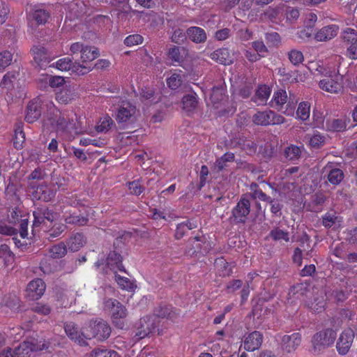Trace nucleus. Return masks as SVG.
<instances>
[{
	"label": "nucleus",
	"instance_id": "f257e3e1",
	"mask_svg": "<svg viewBox=\"0 0 357 357\" xmlns=\"http://www.w3.org/2000/svg\"><path fill=\"white\" fill-rule=\"evenodd\" d=\"M336 337V331L330 328L316 333L311 340L312 352L314 354H319L326 349L331 347Z\"/></svg>",
	"mask_w": 357,
	"mask_h": 357
},
{
	"label": "nucleus",
	"instance_id": "f03ea898",
	"mask_svg": "<svg viewBox=\"0 0 357 357\" xmlns=\"http://www.w3.org/2000/svg\"><path fill=\"white\" fill-rule=\"evenodd\" d=\"M103 309L108 312L112 319L113 324L119 328H123L124 319L127 317V310L119 301L110 298H105L103 301Z\"/></svg>",
	"mask_w": 357,
	"mask_h": 357
},
{
	"label": "nucleus",
	"instance_id": "7ed1b4c3",
	"mask_svg": "<svg viewBox=\"0 0 357 357\" xmlns=\"http://www.w3.org/2000/svg\"><path fill=\"white\" fill-rule=\"evenodd\" d=\"M111 327L103 319L91 321L87 328L83 329V335L86 339L96 338L102 341L107 339L111 334Z\"/></svg>",
	"mask_w": 357,
	"mask_h": 357
},
{
	"label": "nucleus",
	"instance_id": "20e7f679",
	"mask_svg": "<svg viewBox=\"0 0 357 357\" xmlns=\"http://www.w3.org/2000/svg\"><path fill=\"white\" fill-rule=\"evenodd\" d=\"M49 344V342L45 340L25 341L14 350L15 357H32L34 351L48 349Z\"/></svg>",
	"mask_w": 357,
	"mask_h": 357
},
{
	"label": "nucleus",
	"instance_id": "39448f33",
	"mask_svg": "<svg viewBox=\"0 0 357 357\" xmlns=\"http://www.w3.org/2000/svg\"><path fill=\"white\" fill-rule=\"evenodd\" d=\"M49 121L51 126L56 132L70 135L79 134L82 132L81 130L76 126L73 118L70 119L61 115H56L54 118L50 119Z\"/></svg>",
	"mask_w": 357,
	"mask_h": 357
},
{
	"label": "nucleus",
	"instance_id": "423d86ee",
	"mask_svg": "<svg viewBox=\"0 0 357 357\" xmlns=\"http://www.w3.org/2000/svg\"><path fill=\"white\" fill-rule=\"evenodd\" d=\"M56 67L60 70H71L77 75H84L92 70V67L81 64L77 61H73L69 57H65L59 59L56 63Z\"/></svg>",
	"mask_w": 357,
	"mask_h": 357
},
{
	"label": "nucleus",
	"instance_id": "0eeeda50",
	"mask_svg": "<svg viewBox=\"0 0 357 357\" xmlns=\"http://www.w3.org/2000/svg\"><path fill=\"white\" fill-rule=\"evenodd\" d=\"M252 121L256 125L268 126L279 125L284 121V118L272 110L257 112L252 117Z\"/></svg>",
	"mask_w": 357,
	"mask_h": 357
},
{
	"label": "nucleus",
	"instance_id": "6e6552de",
	"mask_svg": "<svg viewBox=\"0 0 357 357\" xmlns=\"http://www.w3.org/2000/svg\"><path fill=\"white\" fill-rule=\"evenodd\" d=\"M250 211V202L245 197H242L237 205L232 210V215L229 218L231 222L244 223Z\"/></svg>",
	"mask_w": 357,
	"mask_h": 357
},
{
	"label": "nucleus",
	"instance_id": "1a4fd4ad",
	"mask_svg": "<svg viewBox=\"0 0 357 357\" xmlns=\"http://www.w3.org/2000/svg\"><path fill=\"white\" fill-rule=\"evenodd\" d=\"M354 336L355 333L351 328L344 330L340 334L336 343V349L339 354L344 356L349 352L353 343Z\"/></svg>",
	"mask_w": 357,
	"mask_h": 357
},
{
	"label": "nucleus",
	"instance_id": "9d476101",
	"mask_svg": "<svg viewBox=\"0 0 357 357\" xmlns=\"http://www.w3.org/2000/svg\"><path fill=\"white\" fill-rule=\"evenodd\" d=\"M301 335L294 333L291 335H284L281 340V347L284 351L292 353L295 351L301 343Z\"/></svg>",
	"mask_w": 357,
	"mask_h": 357
},
{
	"label": "nucleus",
	"instance_id": "9b49d317",
	"mask_svg": "<svg viewBox=\"0 0 357 357\" xmlns=\"http://www.w3.org/2000/svg\"><path fill=\"white\" fill-rule=\"evenodd\" d=\"M45 282L39 278L31 281L26 287V296L31 300H38L44 294L45 290Z\"/></svg>",
	"mask_w": 357,
	"mask_h": 357
},
{
	"label": "nucleus",
	"instance_id": "f8f14e48",
	"mask_svg": "<svg viewBox=\"0 0 357 357\" xmlns=\"http://www.w3.org/2000/svg\"><path fill=\"white\" fill-rule=\"evenodd\" d=\"M78 94L75 86L71 85H66L56 93V100L64 105L70 103L72 101L76 100Z\"/></svg>",
	"mask_w": 357,
	"mask_h": 357
},
{
	"label": "nucleus",
	"instance_id": "ddd939ff",
	"mask_svg": "<svg viewBox=\"0 0 357 357\" xmlns=\"http://www.w3.org/2000/svg\"><path fill=\"white\" fill-rule=\"evenodd\" d=\"M34 61L40 67L50 62V54L47 50L41 45H34L31 49Z\"/></svg>",
	"mask_w": 357,
	"mask_h": 357
},
{
	"label": "nucleus",
	"instance_id": "4468645a",
	"mask_svg": "<svg viewBox=\"0 0 357 357\" xmlns=\"http://www.w3.org/2000/svg\"><path fill=\"white\" fill-rule=\"evenodd\" d=\"M136 107L130 102L123 101L119 109L116 120L120 123H124L129 121L135 114Z\"/></svg>",
	"mask_w": 357,
	"mask_h": 357
},
{
	"label": "nucleus",
	"instance_id": "2eb2a0df",
	"mask_svg": "<svg viewBox=\"0 0 357 357\" xmlns=\"http://www.w3.org/2000/svg\"><path fill=\"white\" fill-rule=\"evenodd\" d=\"M262 342L263 335L259 331H255L245 337L244 347L248 351H255L261 347Z\"/></svg>",
	"mask_w": 357,
	"mask_h": 357
},
{
	"label": "nucleus",
	"instance_id": "dca6fc26",
	"mask_svg": "<svg viewBox=\"0 0 357 357\" xmlns=\"http://www.w3.org/2000/svg\"><path fill=\"white\" fill-rule=\"evenodd\" d=\"M65 331L66 335L75 342L78 343L80 345H86V342L85 340L84 336L83 334V331L79 332L77 325L73 322H69L66 324L65 325Z\"/></svg>",
	"mask_w": 357,
	"mask_h": 357
},
{
	"label": "nucleus",
	"instance_id": "f3484780",
	"mask_svg": "<svg viewBox=\"0 0 357 357\" xmlns=\"http://www.w3.org/2000/svg\"><path fill=\"white\" fill-rule=\"evenodd\" d=\"M211 58L220 64L231 65L234 63V56L227 48H220L211 54Z\"/></svg>",
	"mask_w": 357,
	"mask_h": 357
},
{
	"label": "nucleus",
	"instance_id": "a211bd4d",
	"mask_svg": "<svg viewBox=\"0 0 357 357\" xmlns=\"http://www.w3.org/2000/svg\"><path fill=\"white\" fill-rule=\"evenodd\" d=\"M56 192V190L53 189L51 185L41 184L34 191V197L44 202H49L54 197Z\"/></svg>",
	"mask_w": 357,
	"mask_h": 357
},
{
	"label": "nucleus",
	"instance_id": "6ab92c4d",
	"mask_svg": "<svg viewBox=\"0 0 357 357\" xmlns=\"http://www.w3.org/2000/svg\"><path fill=\"white\" fill-rule=\"evenodd\" d=\"M338 29V26L335 24L324 26L315 34L314 38L318 41L331 40L337 34Z\"/></svg>",
	"mask_w": 357,
	"mask_h": 357
},
{
	"label": "nucleus",
	"instance_id": "aec40b11",
	"mask_svg": "<svg viewBox=\"0 0 357 357\" xmlns=\"http://www.w3.org/2000/svg\"><path fill=\"white\" fill-rule=\"evenodd\" d=\"M34 222L33 226L37 227L44 222L45 220L52 222L55 219L56 215L48 208H38L33 212Z\"/></svg>",
	"mask_w": 357,
	"mask_h": 357
},
{
	"label": "nucleus",
	"instance_id": "412c9836",
	"mask_svg": "<svg viewBox=\"0 0 357 357\" xmlns=\"http://www.w3.org/2000/svg\"><path fill=\"white\" fill-rule=\"evenodd\" d=\"M188 38L195 43H202L206 40L205 31L198 26H190L186 30Z\"/></svg>",
	"mask_w": 357,
	"mask_h": 357
},
{
	"label": "nucleus",
	"instance_id": "4be33fe9",
	"mask_svg": "<svg viewBox=\"0 0 357 357\" xmlns=\"http://www.w3.org/2000/svg\"><path fill=\"white\" fill-rule=\"evenodd\" d=\"M106 265L115 273L117 271H124L122 264V257L115 251L110 252L106 259Z\"/></svg>",
	"mask_w": 357,
	"mask_h": 357
},
{
	"label": "nucleus",
	"instance_id": "5701e85b",
	"mask_svg": "<svg viewBox=\"0 0 357 357\" xmlns=\"http://www.w3.org/2000/svg\"><path fill=\"white\" fill-rule=\"evenodd\" d=\"M198 104L197 96L193 91L185 95L182 98L183 109L189 114L197 108Z\"/></svg>",
	"mask_w": 357,
	"mask_h": 357
},
{
	"label": "nucleus",
	"instance_id": "b1692460",
	"mask_svg": "<svg viewBox=\"0 0 357 357\" xmlns=\"http://www.w3.org/2000/svg\"><path fill=\"white\" fill-rule=\"evenodd\" d=\"M190 241L194 248V251L192 252V254L195 252L206 253L211 248L210 243L207 241L206 238L203 236H195L192 238H190Z\"/></svg>",
	"mask_w": 357,
	"mask_h": 357
},
{
	"label": "nucleus",
	"instance_id": "393cba45",
	"mask_svg": "<svg viewBox=\"0 0 357 357\" xmlns=\"http://www.w3.org/2000/svg\"><path fill=\"white\" fill-rule=\"evenodd\" d=\"M30 17L37 25L45 24L50 18V13L47 9L37 7L31 12Z\"/></svg>",
	"mask_w": 357,
	"mask_h": 357
},
{
	"label": "nucleus",
	"instance_id": "a878e982",
	"mask_svg": "<svg viewBox=\"0 0 357 357\" xmlns=\"http://www.w3.org/2000/svg\"><path fill=\"white\" fill-rule=\"evenodd\" d=\"M309 294H311V291L309 287L306 284L299 283L293 286L289 292V295L290 297H295L297 299H304V298H308Z\"/></svg>",
	"mask_w": 357,
	"mask_h": 357
},
{
	"label": "nucleus",
	"instance_id": "bb28decb",
	"mask_svg": "<svg viewBox=\"0 0 357 357\" xmlns=\"http://www.w3.org/2000/svg\"><path fill=\"white\" fill-rule=\"evenodd\" d=\"M98 56L99 51L98 48L86 45L81 53V64L91 67L90 62L96 59Z\"/></svg>",
	"mask_w": 357,
	"mask_h": 357
},
{
	"label": "nucleus",
	"instance_id": "cd10ccee",
	"mask_svg": "<svg viewBox=\"0 0 357 357\" xmlns=\"http://www.w3.org/2000/svg\"><path fill=\"white\" fill-rule=\"evenodd\" d=\"M41 115L40 105L37 102H30L27 106L25 120L28 123L36 121Z\"/></svg>",
	"mask_w": 357,
	"mask_h": 357
},
{
	"label": "nucleus",
	"instance_id": "c85d7f7f",
	"mask_svg": "<svg viewBox=\"0 0 357 357\" xmlns=\"http://www.w3.org/2000/svg\"><path fill=\"white\" fill-rule=\"evenodd\" d=\"M319 87L326 91L331 93H337L342 89V84L333 79L332 78H326L321 80L319 83Z\"/></svg>",
	"mask_w": 357,
	"mask_h": 357
},
{
	"label": "nucleus",
	"instance_id": "c756f323",
	"mask_svg": "<svg viewBox=\"0 0 357 357\" xmlns=\"http://www.w3.org/2000/svg\"><path fill=\"white\" fill-rule=\"evenodd\" d=\"M225 98V89L223 85L215 86L212 88L210 94V100L214 107H218L215 105L220 103Z\"/></svg>",
	"mask_w": 357,
	"mask_h": 357
},
{
	"label": "nucleus",
	"instance_id": "7c9ffc66",
	"mask_svg": "<svg viewBox=\"0 0 357 357\" xmlns=\"http://www.w3.org/2000/svg\"><path fill=\"white\" fill-rule=\"evenodd\" d=\"M271 310L265 305L264 300H259L253 307L252 314L257 319L264 317L271 313Z\"/></svg>",
	"mask_w": 357,
	"mask_h": 357
},
{
	"label": "nucleus",
	"instance_id": "2f4dec72",
	"mask_svg": "<svg viewBox=\"0 0 357 357\" xmlns=\"http://www.w3.org/2000/svg\"><path fill=\"white\" fill-rule=\"evenodd\" d=\"M86 243L84 236L79 233L71 237L68 243L69 249L73 252L79 250Z\"/></svg>",
	"mask_w": 357,
	"mask_h": 357
},
{
	"label": "nucleus",
	"instance_id": "473e14b6",
	"mask_svg": "<svg viewBox=\"0 0 357 357\" xmlns=\"http://www.w3.org/2000/svg\"><path fill=\"white\" fill-rule=\"evenodd\" d=\"M287 96L285 91L280 90L274 93L271 106L280 110L282 105L287 102Z\"/></svg>",
	"mask_w": 357,
	"mask_h": 357
},
{
	"label": "nucleus",
	"instance_id": "72a5a7b5",
	"mask_svg": "<svg viewBox=\"0 0 357 357\" xmlns=\"http://www.w3.org/2000/svg\"><path fill=\"white\" fill-rule=\"evenodd\" d=\"M115 280L122 289L132 291H134L137 287L136 284L130 279L126 277H122L119 275H115Z\"/></svg>",
	"mask_w": 357,
	"mask_h": 357
},
{
	"label": "nucleus",
	"instance_id": "f704fd0d",
	"mask_svg": "<svg viewBox=\"0 0 357 357\" xmlns=\"http://www.w3.org/2000/svg\"><path fill=\"white\" fill-rule=\"evenodd\" d=\"M67 252L66 247L64 243H59L55 245L49 249V254L52 258L59 259L61 258Z\"/></svg>",
	"mask_w": 357,
	"mask_h": 357
},
{
	"label": "nucleus",
	"instance_id": "c9c22d12",
	"mask_svg": "<svg viewBox=\"0 0 357 357\" xmlns=\"http://www.w3.org/2000/svg\"><path fill=\"white\" fill-rule=\"evenodd\" d=\"M89 220L86 217L80 215L71 214L65 219L66 224L83 226L87 224Z\"/></svg>",
	"mask_w": 357,
	"mask_h": 357
},
{
	"label": "nucleus",
	"instance_id": "e433bc0d",
	"mask_svg": "<svg viewBox=\"0 0 357 357\" xmlns=\"http://www.w3.org/2000/svg\"><path fill=\"white\" fill-rule=\"evenodd\" d=\"M158 318H167L174 320L176 318V314L172 311V307L169 305H160V309L158 310Z\"/></svg>",
	"mask_w": 357,
	"mask_h": 357
},
{
	"label": "nucleus",
	"instance_id": "4c0bfd02",
	"mask_svg": "<svg viewBox=\"0 0 357 357\" xmlns=\"http://www.w3.org/2000/svg\"><path fill=\"white\" fill-rule=\"evenodd\" d=\"M288 58L290 62L295 66H298L304 60V56L301 51L291 50L288 52Z\"/></svg>",
	"mask_w": 357,
	"mask_h": 357
},
{
	"label": "nucleus",
	"instance_id": "58836bf2",
	"mask_svg": "<svg viewBox=\"0 0 357 357\" xmlns=\"http://www.w3.org/2000/svg\"><path fill=\"white\" fill-rule=\"evenodd\" d=\"M113 120L109 116H105L100 120V124L96 126L97 132H106L113 124Z\"/></svg>",
	"mask_w": 357,
	"mask_h": 357
},
{
	"label": "nucleus",
	"instance_id": "ea45409f",
	"mask_svg": "<svg viewBox=\"0 0 357 357\" xmlns=\"http://www.w3.org/2000/svg\"><path fill=\"white\" fill-rule=\"evenodd\" d=\"M270 236L274 241L284 240L286 242L289 241V232L284 231L280 228L272 229L270 232Z\"/></svg>",
	"mask_w": 357,
	"mask_h": 357
},
{
	"label": "nucleus",
	"instance_id": "a19ab883",
	"mask_svg": "<svg viewBox=\"0 0 357 357\" xmlns=\"http://www.w3.org/2000/svg\"><path fill=\"white\" fill-rule=\"evenodd\" d=\"M296 114L299 119L303 121L307 119L310 116V105L307 102H301L297 109Z\"/></svg>",
	"mask_w": 357,
	"mask_h": 357
},
{
	"label": "nucleus",
	"instance_id": "79ce46f5",
	"mask_svg": "<svg viewBox=\"0 0 357 357\" xmlns=\"http://www.w3.org/2000/svg\"><path fill=\"white\" fill-rule=\"evenodd\" d=\"M343 172L339 169H332L328 176V179L330 183L334 185L339 184L343 178Z\"/></svg>",
	"mask_w": 357,
	"mask_h": 357
},
{
	"label": "nucleus",
	"instance_id": "37998d69",
	"mask_svg": "<svg viewBox=\"0 0 357 357\" xmlns=\"http://www.w3.org/2000/svg\"><path fill=\"white\" fill-rule=\"evenodd\" d=\"M50 185L53 189L58 190H65L66 183L64 178L61 177L56 174H52L51 177Z\"/></svg>",
	"mask_w": 357,
	"mask_h": 357
},
{
	"label": "nucleus",
	"instance_id": "c03bdc74",
	"mask_svg": "<svg viewBox=\"0 0 357 357\" xmlns=\"http://www.w3.org/2000/svg\"><path fill=\"white\" fill-rule=\"evenodd\" d=\"M13 60V54L10 52L5 50L0 53V69L4 70L10 65Z\"/></svg>",
	"mask_w": 357,
	"mask_h": 357
},
{
	"label": "nucleus",
	"instance_id": "a18cd8bd",
	"mask_svg": "<svg viewBox=\"0 0 357 357\" xmlns=\"http://www.w3.org/2000/svg\"><path fill=\"white\" fill-rule=\"evenodd\" d=\"M158 102H160L161 105H160V107H162V105H164L165 109H161L160 110H158V122L162 121L167 115V108L172 105V102L169 101H166V98H160L159 100H158Z\"/></svg>",
	"mask_w": 357,
	"mask_h": 357
},
{
	"label": "nucleus",
	"instance_id": "49530a36",
	"mask_svg": "<svg viewBox=\"0 0 357 357\" xmlns=\"http://www.w3.org/2000/svg\"><path fill=\"white\" fill-rule=\"evenodd\" d=\"M342 39L344 42L351 45L357 42V33L356 30L351 28L345 29L343 32Z\"/></svg>",
	"mask_w": 357,
	"mask_h": 357
},
{
	"label": "nucleus",
	"instance_id": "de8ad7c7",
	"mask_svg": "<svg viewBox=\"0 0 357 357\" xmlns=\"http://www.w3.org/2000/svg\"><path fill=\"white\" fill-rule=\"evenodd\" d=\"M328 129L333 131L340 132L346 128V123L342 119H333L331 123L327 121Z\"/></svg>",
	"mask_w": 357,
	"mask_h": 357
},
{
	"label": "nucleus",
	"instance_id": "09e8293b",
	"mask_svg": "<svg viewBox=\"0 0 357 357\" xmlns=\"http://www.w3.org/2000/svg\"><path fill=\"white\" fill-rule=\"evenodd\" d=\"M116 353L114 351L106 349H96L93 350L91 357H116Z\"/></svg>",
	"mask_w": 357,
	"mask_h": 357
},
{
	"label": "nucleus",
	"instance_id": "8fccbe9b",
	"mask_svg": "<svg viewBox=\"0 0 357 357\" xmlns=\"http://www.w3.org/2000/svg\"><path fill=\"white\" fill-rule=\"evenodd\" d=\"M143 41V38L139 34L130 35L124 40V44L126 46L131 47L136 45L141 44Z\"/></svg>",
	"mask_w": 357,
	"mask_h": 357
},
{
	"label": "nucleus",
	"instance_id": "3c124183",
	"mask_svg": "<svg viewBox=\"0 0 357 357\" xmlns=\"http://www.w3.org/2000/svg\"><path fill=\"white\" fill-rule=\"evenodd\" d=\"M280 7H268L264 13V15L266 18L269 20L274 22L277 18L280 13Z\"/></svg>",
	"mask_w": 357,
	"mask_h": 357
},
{
	"label": "nucleus",
	"instance_id": "603ef678",
	"mask_svg": "<svg viewBox=\"0 0 357 357\" xmlns=\"http://www.w3.org/2000/svg\"><path fill=\"white\" fill-rule=\"evenodd\" d=\"M271 93L270 88L266 85L261 86L256 91V96L261 101L266 100Z\"/></svg>",
	"mask_w": 357,
	"mask_h": 357
},
{
	"label": "nucleus",
	"instance_id": "864d4df0",
	"mask_svg": "<svg viewBox=\"0 0 357 357\" xmlns=\"http://www.w3.org/2000/svg\"><path fill=\"white\" fill-rule=\"evenodd\" d=\"M187 37L186 32L184 33L182 29H178L174 31L172 36V41L177 44H181Z\"/></svg>",
	"mask_w": 357,
	"mask_h": 357
},
{
	"label": "nucleus",
	"instance_id": "5fc2aeb1",
	"mask_svg": "<svg viewBox=\"0 0 357 357\" xmlns=\"http://www.w3.org/2000/svg\"><path fill=\"white\" fill-rule=\"evenodd\" d=\"M234 158H218L215 163L214 167L217 172L222 171L225 167H227V163L233 162Z\"/></svg>",
	"mask_w": 357,
	"mask_h": 357
},
{
	"label": "nucleus",
	"instance_id": "6e6d98bb",
	"mask_svg": "<svg viewBox=\"0 0 357 357\" xmlns=\"http://www.w3.org/2000/svg\"><path fill=\"white\" fill-rule=\"evenodd\" d=\"M337 218L335 213H328L323 217L322 223L326 227L330 228L336 222Z\"/></svg>",
	"mask_w": 357,
	"mask_h": 357
},
{
	"label": "nucleus",
	"instance_id": "4d7b16f0",
	"mask_svg": "<svg viewBox=\"0 0 357 357\" xmlns=\"http://www.w3.org/2000/svg\"><path fill=\"white\" fill-rule=\"evenodd\" d=\"M345 241L350 244H357V227L344 232Z\"/></svg>",
	"mask_w": 357,
	"mask_h": 357
},
{
	"label": "nucleus",
	"instance_id": "13d9d810",
	"mask_svg": "<svg viewBox=\"0 0 357 357\" xmlns=\"http://www.w3.org/2000/svg\"><path fill=\"white\" fill-rule=\"evenodd\" d=\"M130 192L132 195H139L144 190V188L138 181L130 182L128 184Z\"/></svg>",
	"mask_w": 357,
	"mask_h": 357
},
{
	"label": "nucleus",
	"instance_id": "bf43d9fd",
	"mask_svg": "<svg viewBox=\"0 0 357 357\" xmlns=\"http://www.w3.org/2000/svg\"><path fill=\"white\" fill-rule=\"evenodd\" d=\"M66 229V226L61 223H55L50 230V236L52 238L58 237Z\"/></svg>",
	"mask_w": 357,
	"mask_h": 357
},
{
	"label": "nucleus",
	"instance_id": "052dcab7",
	"mask_svg": "<svg viewBox=\"0 0 357 357\" xmlns=\"http://www.w3.org/2000/svg\"><path fill=\"white\" fill-rule=\"evenodd\" d=\"M240 0H220V3L225 12L229 11L238 4Z\"/></svg>",
	"mask_w": 357,
	"mask_h": 357
},
{
	"label": "nucleus",
	"instance_id": "680f3d73",
	"mask_svg": "<svg viewBox=\"0 0 357 357\" xmlns=\"http://www.w3.org/2000/svg\"><path fill=\"white\" fill-rule=\"evenodd\" d=\"M266 40L268 43L272 45H278L280 42V36L277 32L266 33Z\"/></svg>",
	"mask_w": 357,
	"mask_h": 357
},
{
	"label": "nucleus",
	"instance_id": "e2e57ef3",
	"mask_svg": "<svg viewBox=\"0 0 357 357\" xmlns=\"http://www.w3.org/2000/svg\"><path fill=\"white\" fill-rule=\"evenodd\" d=\"M167 55L170 59L174 61L179 62L181 61V54L179 47L174 46L169 49Z\"/></svg>",
	"mask_w": 357,
	"mask_h": 357
},
{
	"label": "nucleus",
	"instance_id": "0e129e2a",
	"mask_svg": "<svg viewBox=\"0 0 357 357\" xmlns=\"http://www.w3.org/2000/svg\"><path fill=\"white\" fill-rule=\"evenodd\" d=\"M251 196L254 199L259 198L261 201L273 203L271 197L266 195L261 189L252 192Z\"/></svg>",
	"mask_w": 357,
	"mask_h": 357
},
{
	"label": "nucleus",
	"instance_id": "69168bd1",
	"mask_svg": "<svg viewBox=\"0 0 357 357\" xmlns=\"http://www.w3.org/2000/svg\"><path fill=\"white\" fill-rule=\"evenodd\" d=\"M9 13L8 6L0 0V24H3Z\"/></svg>",
	"mask_w": 357,
	"mask_h": 357
},
{
	"label": "nucleus",
	"instance_id": "338daca9",
	"mask_svg": "<svg viewBox=\"0 0 357 357\" xmlns=\"http://www.w3.org/2000/svg\"><path fill=\"white\" fill-rule=\"evenodd\" d=\"M208 174V169L206 165H202L200 171V181L197 185V190H200L205 185L206 181V176Z\"/></svg>",
	"mask_w": 357,
	"mask_h": 357
},
{
	"label": "nucleus",
	"instance_id": "774afa93",
	"mask_svg": "<svg viewBox=\"0 0 357 357\" xmlns=\"http://www.w3.org/2000/svg\"><path fill=\"white\" fill-rule=\"evenodd\" d=\"M302 151L300 147L297 146H288L284 149L285 156H301Z\"/></svg>",
	"mask_w": 357,
	"mask_h": 357
}]
</instances>
